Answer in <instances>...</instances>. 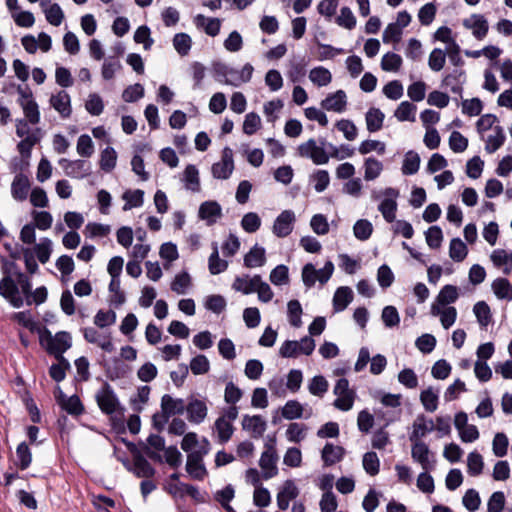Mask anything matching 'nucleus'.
Wrapping results in <instances>:
<instances>
[{"label": "nucleus", "mask_w": 512, "mask_h": 512, "mask_svg": "<svg viewBox=\"0 0 512 512\" xmlns=\"http://www.w3.org/2000/svg\"><path fill=\"white\" fill-rule=\"evenodd\" d=\"M309 80L317 87H326L332 82V73L323 66H317L309 71Z\"/></svg>", "instance_id": "40"}, {"label": "nucleus", "mask_w": 512, "mask_h": 512, "mask_svg": "<svg viewBox=\"0 0 512 512\" xmlns=\"http://www.w3.org/2000/svg\"><path fill=\"white\" fill-rule=\"evenodd\" d=\"M295 221L296 217L294 212L291 210H284L276 217L272 231L277 237H287L293 231Z\"/></svg>", "instance_id": "18"}, {"label": "nucleus", "mask_w": 512, "mask_h": 512, "mask_svg": "<svg viewBox=\"0 0 512 512\" xmlns=\"http://www.w3.org/2000/svg\"><path fill=\"white\" fill-rule=\"evenodd\" d=\"M343 454L344 450L342 447L327 443L322 450V459L329 466L339 462Z\"/></svg>", "instance_id": "53"}, {"label": "nucleus", "mask_w": 512, "mask_h": 512, "mask_svg": "<svg viewBox=\"0 0 512 512\" xmlns=\"http://www.w3.org/2000/svg\"><path fill=\"white\" fill-rule=\"evenodd\" d=\"M266 263L265 248L255 244L244 256V265L248 268L262 267Z\"/></svg>", "instance_id": "38"}, {"label": "nucleus", "mask_w": 512, "mask_h": 512, "mask_svg": "<svg viewBox=\"0 0 512 512\" xmlns=\"http://www.w3.org/2000/svg\"><path fill=\"white\" fill-rule=\"evenodd\" d=\"M173 47L180 56H186L192 46V39L187 33H177L173 37Z\"/></svg>", "instance_id": "64"}, {"label": "nucleus", "mask_w": 512, "mask_h": 512, "mask_svg": "<svg viewBox=\"0 0 512 512\" xmlns=\"http://www.w3.org/2000/svg\"><path fill=\"white\" fill-rule=\"evenodd\" d=\"M411 457L424 471H432L436 467L435 454L423 441L411 442Z\"/></svg>", "instance_id": "12"}, {"label": "nucleus", "mask_w": 512, "mask_h": 512, "mask_svg": "<svg viewBox=\"0 0 512 512\" xmlns=\"http://www.w3.org/2000/svg\"><path fill=\"white\" fill-rule=\"evenodd\" d=\"M310 182L318 193L325 191L330 184V175L327 170H316L310 175Z\"/></svg>", "instance_id": "58"}, {"label": "nucleus", "mask_w": 512, "mask_h": 512, "mask_svg": "<svg viewBox=\"0 0 512 512\" xmlns=\"http://www.w3.org/2000/svg\"><path fill=\"white\" fill-rule=\"evenodd\" d=\"M83 335L86 341L92 344H96L105 352L111 353L115 350L110 335L101 334L92 327L85 328L83 330Z\"/></svg>", "instance_id": "25"}, {"label": "nucleus", "mask_w": 512, "mask_h": 512, "mask_svg": "<svg viewBox=\"0 0 512 512\" xmlns=\"http://www.w3.org/2000/svg\"><path fill=\"white\" fill-rule=\"evenodd\" d=\"M491 290L498 300L512 301V284L504 277H498L491 283Z\"/></svg>", "instance_id": "36"}, {"label": "nucleus", "mask_w": 512, "mask_h": 512, "mask_svg": "<svg viewBox=\"0 0 512 512\" xmlns=\"http://www.w3.org/2000/svg\"><path fill=\"white\" fill-rule=\"evenodd\" d=\"M254 73V67L250 63L244 64L241 69L232 67L231 75L227 81V85L239 87L242 84L250 82Z\"/></svg>", "instance_id": "32"}, {"label": "nucleus", "mask_w": 512, "mask_h": 512, "mask_svg": "<svg viewBox=\"0 0 512 512\" xmlns=\"http://www.w3.org/2000/svg\"><path fill=\"white\" fill-rule=\"evenodd\" d=\"M96 401L102 412L112 414L119 406L118 398L110 385L104 384L96 393Z\"/></svg>", "instance_id": "17"}, {"label": "nucleus", "mask_w": 512, "mask_h": 512, "mask_svg": "<svg viewBox=\"0 0 512 512\" xmlns=\"http://www.w3.org/2000/svg\"><path fill=\"white\" fill-rule=\"evenodd\" d=\"M485 141V150L487 153H494L497 151L505 142L506 136L501 126L496 125L491 133L485 137H481Z\"/></svg>", "instance_id": "35"}, {"label": "nucleus", "mask_w": 512, "mask_h": 512, "mask_svg": "<svg viewBox=\"0 0 512 512\" xmlns=\"http://www.w3.org/2000/svg\"><path fill=\"white\" fill-rule=\"evenodd\" d=\"M402 57L394 52H388L381 59V69L386 72H398L402 66Z\"/></svg>", "instance_id": "55"}, {"label": "nucleus", "mask_w": 512, "mask_h": 512, "mask_svg": "<svg viewBox=\"0 0 512 512\" xmlns=\"http://www.w3.org/2000/svg\"><path fill=\"white\" fill-rule=\"evenodd\" d=\"M307 426L303 423H290L286 429L285 436L291 443H300L307 435Z\"/></svg>", "instance_id": "50"}, {"label": "nucleus", "mask_w": 512, "mask_h": 512, "mask_svg": "<svg viewBox=\"0 0 512 512\" xmlns=\"http://www.w3.org/2000/svg\"><path fill=\"white\" fill-rule=\"evenodd\" d=\"M420 401L427 412L436 411L439 402V391L428 387L420 393Z\"/></svg>", "instance_id": "45"}, {"label": "nucleus", "mask_w": 512, "mask_h": 512, "mask_svg": "<svg viewBox=\"0 0 512 512\" xmlns=\"http://www.w3.org/2000/svg\"><path fill=\"white\" fill-rule=\"evenodd\" d=\"M242 428L247 431L251 437L260 438L267 428V423L260 415H245L242 419Z\"/></svg>", "instance_id": "27"}, {"label": "nucleus", "mask_w": 512, "mask_h": 512, "mask_svg": "<svg viewBox=\"0 0 512 512\" xmlns=\"http://www.w3.org/2000/svg\"><path fill=\"white\" fill-rule=\"evenodd\" d=\"M465 29L471 31L476 40H483L489 31V23L483 14L474 13L462 20Z\"/></svg>", "instance_id": "15"}, {"label": "nucleus", "mask_w": 512, "mask_h": 512, "mask_svg": "<svg viewBox=\"0 0 512 512\" xmlns=\"http://www.w3.org/2000/svg\"><path fill=\"white\" fill-rule=\"evenodd\" d=\"M192 286V279L188 272L183 271L175 275L171 282V290L178 295L186 294Z\"/></svg>", "instance_id": "43"}, {"label": "nucleus", "mask_w": 512, "mask_h": 512, "mask_svg": "<svg viewBox=\"0 0 512 512\" xmlns=\"http://www.w3.org/2000/svg\"><path fill=\"white\" fill-rule=\"evenodd\" d=\"M234 170L233 151L229 147L222 150L221 160L214 163L211 167V173L215 179L226 180Z\"/></svg>", "instance_id": "14"}, {"label": "nucleus", "mask_w": 512, "mask_h": 512, "mask_svg": "<svg viewBox=\"0 0 512 512\" xmlns=\"http://www.w3.org/2000/svg\"><path fill=\"white\" fill-rule=\"evenodd\" d=\"M434 40L440 41L447 45L446 51L452 62L459 58L460 46L452 36V30L447 26L439 27L434 33Z\"/></svg>", "instance_id": "19"}, {"label": "nucleus", "mask_w": 512, "mask_h": 512, "mask_svg": "<svg viewBox=\"0 0 512 512\" xmlns=\"http://www.w3.org/2000/svg\"><path fill=\"white\" fill-rule=\"evenodd\" d=\"M212 247L213 251L208 259V269L212 275H217L228 268V262L219 257L217 243H213Z\"/></svg>", "instance_id": "49"}, {"label": "nucleus", "mask_w": 512, "mask_h": 512, "mask_svg": "<svg viewBox=\"0 0 512 512\" xmlns=\"http://www.w3.org/2000/svg\"><path fill=\"white\" fill-rule=\"evenodd\" d=\"M40 342L50 354L63 359L62 354L71 347V336L68 332H58L52 336L51 332L44 328L39 331Z\"/></svg>", "instance_id": "5"}, {"label": "nucleus", "mask_w": 512, "mask_h": 512, "mask_svg": "<svg viewBox=\"0 0 512 512\" xmlns=\"http://www.w3.org/2000/svg\"><path fill=\"white\" fill-rule=\"evenodd\" d=\"M416 111L417 107L409 102V101H403L401 102L397 109L394 112V116L397 118L398 121L404 122H415L416 121Z\"/></svg>", "instance_id": "44"}, {"label": "nucleus", "mask_w": 512, "mask_h": 512, "mask_svg": "<svg viewBox=\"0 0 512 512\" xmlns=\"http://www.w3.org/2000/svg\"><path fill=\"white\" fill-rule=\"evenodd\" d=\"M334 269L332 261H327L321 269H316L312 263H307L302 268V281L307 288H311L316 282L324 285L332 277Z\"/></svg>", "instance_id": "7"}, {"label": "nucleus", "mask_w": 512, "mask_h": 512, "mask_svg": "<svg viewBox=\"0 0 512 512\" xmlns=\"http://www.w3.org/2000/svg\"><path fill=\"white\" fill-rule=\"evenodd\" d=\"M299 495V489L293 480H286L279 487L276 500L280 510H287L290 501L296 499Z\"/></svg>", "instance_id": "20"}, {"label": "nucleus", "mask_w": 512, "mask_h": 512, "mask_svg": "<svg viewBox=\"0 0 512 512\" xmlns=\"http://www.w3.org/2000/svg\"><path fill=\"white\" fill-rule=\"evenodd\" d=\"M302 314L303 309L298 300H290L287 303V318L291 326L295 328H299L302 326Z\"/></svg>", "instance_id": "51"}, {"label": "nucleus", "mask_w": 512, "mask_h": 512, "mask_svg": "<svg viewBox=\"0 0 512 512\" xmlns=\"http://www.w3.org/2000/svg\"><path fill=\"white\" fill-rule=\"evenodd\" d=\"M209 450L210 443L206 438H203V444L196 451L187 455L186 471L192 479L202 481L207 476L203 457L208 454Z\"/></svg>", "instance_id": "6"}, {"label": "nucleus", "mask_w": 512, "mask_h": 512, "mask_svg": "<svg viewBox=\"0 0 512 512\" xmlns=\"http://www.w3.org/2000/svg\"><path fill=\"white\" fill-rule=\"evenodd\" d=\"M363 169L364 179L366 181H373L381 175L384 167L383 163L378 159L374 157H367L364 160Z\"/></svg>", "instance_id": "41"}, {"label": "nucleus", "mask_w": 512, "mask_h": 512, "mask_svg": "<svg viewBox=\"0 0 512 512\" xmlns=\"http://www.w3.org/2000/svg\"><path fill=\"white\" fill-rule=\"evenodd\" d=\"M433 430V420L426 418L424 415H418L412 424V432L409 435V440L411 442L422 441L421 439Z\"/></svg>", "instance_id": "26"}, {"label": "nucleus", "mask_w": 512, "mask_h": 512, "mask_svg": "<svg viewBox=\"0 0 512 512\" xmlns=\"http://www.w3.org/2000/svg\"><path fill=\"white\" fill-rule=\"evenodd\" d=\"M373 233V225L367 219H359L353 226V234L360 241L368 240Z\"/></svg>", "instance_id": "61"}, {"label": "nucleus", "mask_w": 512, "mask_h": 512, "mask_svg": "<svg viewBox=\"0 0 512 512\" xmlns=\"http://www.w3.org/2000/svg\"><path fill=\"white\" fill-rule=\"evenodd\" d=\"M430 314L433 317H438L442 327L446 330L452 327L457 319V310L453 306L431 305Z\"/></svg>", "instance_id": "24"}, {"label": "nucleus", "mask_w": 512, "mask_h": 512, "mask_svg": "<svg viewBox=\"0 0 512 512\" xmlns=\"http://www.w3.org/2000/svg\"><path fill=\"white\" fill-rule=\"evenodd\" d=\"M459 297L458 288L454 285H445L441 288L431 305L450 306L457 301Z\"/></svg>", "instance_id": "39"}, {"label": "nucleus", "mask_w": 512, "mask_h": 512, "mask_svg": "<svg viewBox=\"0 0 512 512\" xmlns=\"http://www.w3.org/2000/svg\"><path fill=\"white\" fill-rule=\"evenodd\" d=\"M260 275H254L250 277L248 275L237 277L233 282V289L239 291L243 294H251L254 293L255 287L259 282Z\"/></svg>", "instance_id": "42"}, {"label": "nucleus", "mask_w": 512, "mask_h": 512, "mask_svg": "<svg viewBox=\"0 0 512 512\" xmlns=\"http://www.w3.org/2000/svg\"><path fill=\"white\" fill-rule=\"evenodd\" d=\"M484 469V460L482 455L477 451H472L467 456V473L470 476H479Z\"/></svg>", "instance_id": "54"}, {"label": "nucleus", "mask_w": 512, "mask_h": 512, "mask_svg": "<svg viewBox=\"0 0 512 512\" xmlns=\"http://www.w3.org/2000/svg\"><path fill=\"white\" fill-rule=\"evenodd\" d=\"M347 95L344 90L329 93L322 101L321 107L327 111L343 113L347 108Z\"/></svg>", "instance_id": "23"}, {"label": "nucleus", "mask_w": 512, "mask_h": 512, "mask_svg": "<svg viewBox=\"0 0 512 512\" xmlns=\"http://www.w3.org/2000/svg\"><path fill=\"white\" fill-rule=\"evenodd\" d=\"M490 260L496 268L501 269L503 274H512V251L495 249L490 254Z\"/></svg>", "instance_id": "29"}, {"label": "nucleus", "mask_w": 512, "mask_h": 512, "mask_svg": "<svg viewBox=\"0 0 512 512\" xmlns=\"http://www.w3.org/2000/svg\"><path fill=\"white\" fill-rule=\"evenodd\" d=\"M195 26L203 29L209 36L215 37L219 34L221 28V20L219 18H208L202 14H197L193 18Z\"/></svg>", "instance_id": "34"}, {"label": "nucleus", "mask_w": 512, "mask_h": 512, "mask_svg": "<svg viewBox=\"0 0 512 512\" xmlns=\"http://www.w3.org/2000/svg\"><path fill=\"white\" fill-rule=\"evenodd\" d=\"M326 140L317 143L315 139H309L297 147V155L301 158L310 159L315 165H324L329 162L330 155L326 151L328 147Z\"/></svg>", "instance_id": "4"}, {"label": "nucleus", "mask_w": 512, "mask_h": 512, "mask_svg": "<svg viewBox=\"0 0 512 512\" xmlns=\"http://www.w3.org/2000/svg\"><path fill=\"white\" fill-rule=\"evenodd\" d=\"M353 297V291L350 287L341 286L337 288L332 300L334 312L338 313L345 310L353 301Z\"/></svg>", "instance_id": "33"}, {"label": "nucleus", "mask_w": 512, "mask_h": 512, "mask_svg": "<svg viewBox=\"0 0 512 512\" xmlns=\"http://www.w3.org/2000/svg\"><path fill=\"white\" fill-rule=\"evenodd\" d=\"M420 167V156L415 151H408L403 160L402 173L404 175H413L418 172Z\"/></svg>", "instance_id": "56"}, {"label": "nucleus", "mask_w": 512, "mask_h": 512, "mask_svg": "<svg viewBox=\"0 0 512 512\" xmlns=\"http://www.w3.org/2000/svg\"><path fill=\"white\" fill-rule=\"evenodd\" d=\"M29 189L30 181L25 175L18 174L14 177V180L11 184V194L15 200H26L28 197Z\"/></svg>", "instance_id": "37"}, {"label": "nucleus", "mask_w": 512, "mask_h": 512, "mask_svg": "<svg viewBox=\"0 0 512 512\" xmlns=\"http://www.w3.org/2000/svg\"><path fill=\"white\" fill-rule=\"evenodd\" d=\"M316 347L315 341L310 336H305L300 341L286 340L279 348V355L283 358H297L301 355H311Z\"/></svg>", "instance_id": "8"}, {"label": "nucleus", "mask_w": 512, "mask_h": 512, "mask_svg": "<svg viewBox=\"0 0 512 512\" xmlns=\"http://www.w3.org/2000/svg\"><path fill=\"white\" fill-rule=\"evenodd\" d=\"M278 454L273 443H266L265 449L259 459V466L264 480H269L278 475Z\"/></svg>", "instance_id": "11"}, {"label": "nucleus", "mask_w": 512, "mask_h": 512, "mask_svg": "<svg viewBox=\"0 0 512 512\" xmlns=\"http://www.w3.org/2000/svg\"><path fill=\"white\" fill-rule=\"evenodd\" d=\"M53 251V242L47 237L40 239L33 247H23L21 252L25 263L26 270L31 274L38 271V264L36 258L40 263L45 264L49 261Z\"/></svg>", "instance_id": "1"}, {"label": "nucleus", "mask_w": 512, "mask_h": 512, "mask_svg": "<svg viewBox=\"0 0 512 512\" xmlns=\"http://www.w3.org/2000/svg\"><path fill=\"white\" fill-rule=\"evenodd\" d=\"M473 313L481 327H487L491 322V310L485 301L477 302L473 307Z\"/></svg>", "instance_id": "62"}, {"label": "nucleus", "mask_w": 512, "mask_h": 512, "mask_svg": "<svg viewBox=\"0 0 512 512\" xmlns=\"http://www.w3.org/2000/svg\"><path fill=\"white\" fill-rule=\"evenodd\" d=\"M0 295L14 308H20L24 304V299L19 294L17 281L13 280L10 276H5L1 279Z\"/></svg>", "instance_id": "16"}, {"label": "nucleus", "mask_w": 512, "mask_h": 512, "mask_svg": "<svg viewBox=\"0 0 512 512\" xmlns=\"http://www.w3.org/2000/svg\"><path fill=\"white\" fill-rule=\"evenodd\" d=\"M133 472L139 478H150L155 474V469L142 456H136L133 464Z\"/></svg>", "instance_id": "59"}, {"label": "nucleus", "mask_w": 512, "mask_h": 512, "mask_svg": "<svg viewBox=\"0 0 512 512\" xmlns=\"http://www.w3.org/2000/svg\"><path fill=\"white\" fill-rule=\"evenodd\" d=\"M468 254L466 244L460 238H453L449 245V256L455 262L463 261Z\"/></svg>", "instance_id": "60"}, {"label": "nucleus", "mask_w": 512, "mask_h": 512, "mask_svg": "<svg viewBox=\"0 0 512 512\" xmlns=\"http://www.w3.org/2000/svg\"><path fill=\"white\" fill-rule=\"evenodd\" d=\"M304 408L301 403L296 400H289L281 410L282 416L287 420H294L303 417Z\"/></svg>", "instance_id": "63"}, {"label": "nucleus", "mask_w": 512, "mask_h": 512, "mask_svg": "<svg viewBox=\"0 0 512 512\" xmlns=\"http://www.w3.org/2000/svg\"><path fill=\"white\" fill-rule=\"evenodd\" d=\"M19 95L18 104L23 110L25 120H28L31 124L37 125L40 122V111L37 102L33 97L32 91L28 87H17Z\"/></svg>", "instance_id": "9"}, {"label": "nucleus", "mask_w": 512, "mask_h": 512, "mask_svg": "<svg viewBox=\"0 0 512 512\" xmlns=\"http://www.w3.org/2000/svg\"><path fill=\"white\" fill-rule=\"evenodd\" d=\"M122 199L125 201L123 206L124 211L141 207L144 203V191L140 189L126 190L122 195Z\"/></svg>", "instance_id": "46"}, {"label": "nucleus", "mask_w": 512, "mask_h": 512, "mask_svg": "<svg viewBox=\"0 0 512 512\" xmlns=\"http://www.w3.org/2000/svg\"><path fill=\"white\" fill-rule=\"evenodd\" d=\"M185 407L186 404L184 400L173 398L168 394H165L161 399V410L165 420L171 416L182 414L185 410Z\"/></svg>", "instance_id": "28"}, {"label": "nucleus", "mask_w": 512, "mask_h": 512, "mask_svg": "<svg viewBox=\"0 0 512 512\" xmlns=\"http://www.w3.org/2000/svg\"><path fill=\"white\" fill-rule=\"evenodd\" d=\"M399 196V190L393 187L374 189L371 192V199L378 202V211L387 223H393L396 219Z\"/></svg>", "instance_id": "2"}, {"label": "nucleus", "mask_w": 512, "mask_h": 512, "mask_svg": "<svg viewBox=\"0 0 512 512\" xmlns=\"http://www.w3.org/2000/svg\"><path fill=\"white\" fill-rule=\"evenodd\" d=\"M333 393L336 396L334 400V407L341 411H349L354 405L356 393L350 389L349 381L346 378H340L333 389Z\"/></svg>", "instance_id": "10"}, {"label": "nucleus", "mask_w": 512, "mask_h": 512, "mask_svg": "<svg viewBox=\"0 0 512 512\" xmlns=\"http://www.w3.org/2000/svg\"><path fill=\"white\" fill-rule=\"evenodd\" d=\"M181 181L183 182L186 190L193 193L200 192L201 185L199 170L195 165L189 164L185 167L182 173Z\"/></svg>", "instance_id": "31"}, {"label": "nucleus", "mask_w": 512, "mask_h": 512, "mask_svg": "<svg viewBox=\"0 0 512 512\" xmlns=\"http://www.w3.org/2000/svg\"><path fill=\"white\" fill-rule=\"evenodd\" d=\"M16 135L21 138L17 149L22 156H30L32 148L41 140L42 131L28 120L17 119L15 122Z\"/></svg>", "instance_id": "3"}, {"label": "nucleus", "mask_w": 512, "mask_h": 512, "mask_svg": "<svg viewBox=\"0 0 512 512\" xmlns=\"http://www.w3.org/2000/svg\"><path fill=\"white\" fill-rule=\"evenodd\" d=\"M59 165L62 167L65 174L71 178L83 179L92 172L91 163L82 159L69 160L62 158L59 160Z\"/></svg>", "instance_id": "13"}, {"label": "nucleus", "mask_w": 512, "mask_h": 512, "mask_svg": "<svg viewBox=\"0 0 512 512\" xmlns=\"http://www.w3.org/2000/svg\"><path fill=\"white\" fill-rule=\"evenodd\" d=\"M235 496V490L232 485H226L222 489L217 490L214 493V499L227 511V512H235L232 506H230V502L233 500Z\"/></svg>", "instance_id": "47"}, {"label": "nucleus", "mask_w": 512, "mask_h": 512, "mask_svg": "<svg viewBox=\"0 0 512 512\" xmlns=\"http://www.w3.org/2000/svg\"><path fill=\"white\" fill-rule=\"evenodd\" d=\"M234 428L231 423L224 420V418H218L214 423V432L217 435L218 441L223 444L230 440L232 437Z\"/></svg>", "instance_id": "52"}, {"label": "nucleus", "mask_w": 512, "mask_h": 512, "mask_svg": "<svg viewBox=\"0 0 512 512\" xmlns=\"http://www.w3.org/2000/svg\"><path fill=\"white\" fill-rule=\"evenodd\" d=\"M187 419L191 423L200 424L207 416V406L204 401L199 399L191 400L185 407Z\"/></svg>", "instance_id": "30"}, {"label": "nucleus", "mask_w": 512, "mask_h": 512, "mask_svg": "<svg viewBox=\"0 0 512 512\" xmlns=\"http://www.w3.org/2000/svg\"><path fill=\"white\" fill-rule=\"evenodd\" d=\"M222 215V207L217 201H205L199 206L198 217L208 226L215 224Z\"/></svg>", "instance_id": "22"}, {"label": "nucleus", "mask_w": 512, "mask_h": 512, "mask_svg": "<svg viewBox=\"0 0 512 512\" xmlns=\"http://www.w3.org/2000/svg\"><path fill=\"white\" fill-rule=\"evenodd\" d=\"M385 115L378 108H370L365 116L367 130L369 132L379 131L384 122Z\"/></svg>", "instance_id": "48"}, {"label": "nucleus", "mask_w": 512, "mask_h": 512, "mask_svg": "<svg viewBox=\"0 0 512 512\" xmlns=\"http://www.w3.org/2000/svg\"><path fill=\"white\" fill-rule=\"evenodd\" d=\"M117 163V153L114 148L108 146L101 151L99 166L105 172H111Z\"/></svg>", "instance_id": "57"}, {"label": "nucleus", "mask_w": 512, "mask_h": 512, "mask_svg": "<svg viewBox=\"0 0 512 512\" xmlns=\"http://www.w3.org/2000/svg\"><path fill=\"white\" fill-rule=\"evenodd\" d=\"M50 106L63 118L67 119L72 114L71 98L65 90H60L51 95Z\"/></svg>", "instance_id": "21"}]
</instances>
